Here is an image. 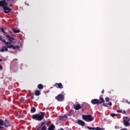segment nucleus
Returning <instances> with one entry per match:
<instances>
[{"instance_id":"nucleus-5","label":"nucleus","mask_w":130,"mask_h":130,"mask_svg":"<svg viewBox=\"0 0 130 130\" xmlns=\"http://www.w3.org/2000/svg\"><path fill=\"white\" fill-rule=\"evenodd\" d=\"M129 121H130L129 118L126 116H124L123 117V123L125 126H130Z\"/></svg>"},{"instance_id":"nucleus-33","label":"nucleus","mask_w":130,"mask_h":130,"mask_svg":"<svg viewBox=\"0 0 130 130\" xmlns=\"http://www.w3.org/2000/svg\"><path fill=\"white\" fill-rule=\"evenodd\" d=\"M37 130H41V127H39L37 129Z\"/></svg>"},{"instance_id":"nucleus-4","label":"nucleus","mask_w":130,"mask_h":130,"mask_svg":"<svg viewBox=\"0 0 130 130\" xmlns=\"http://www.w3.org/2000/svg\"><path fill=\"white\" fill-rule=\"evenodd\" d=\"M82 118L84 120L87 121L88 122H89V121H92L94 119L91 115H82Z\"/></svg>"},{"instance_id":"nucleus-7","label":"nucleus","mask_w":130,"mask_h":130,"mask_svg":"<svg viewBox=\"0 0 130 130\" xmlns=\"http://www.w3.org/2000/svg\"><path fill=\"white\" fill-rule=\"evenodd\" d=\"M8 5H3L2 7L3 9L4 12L5 14H8V13H10L12 11V9L10 8H9L8 7H7Z\"/></svg>"},{"instance_id":"nucleus-39","label":"nucleus","mask_w":130,"mask_h":130,"mask_svg":"<svg viewBox=\"0 0 130 130\" xmlns=\"http://www.w3.org/2000/svg\"><path fill=\"white\" fill-rule=\"evenodd\" d=\"M3 60V59H0V62Z\"/></svg>"},{"instance_id":"nucleus-24","label":"nucleus","mask_w":130,"mask_h":130,"mask_svg":"<svg viewBox=\"0 0 130 130\" xmlns=\"http://www.w3.org/2000/svg\"><path fill=\"white\" fill-rule=\"evenodd\" d=\"M110 116H111L112 117H115V116H117V115L115 113H111L110 114Z\"/></svg>"},{"instance_id":"nucleus-10","label":"nucleus","mask_w":130,"mask_h":130,"mask_svg":"<svg viewBox=\"0 0 130 130\" xmlns=\"http://www.w3.org/2000/svg\"><path fill=\"white\" fill-rule=\"evenodd\" d=\"M7 37V38H8V40L9 41L8 42L9 43H10V44H11V43H12V42L13 40H15V39H14L13 38L10 37V36L9 35V34H6L5 35Z\"/></svg>"},{"instance_id":"nucleus-12","label":"nucleus","mask_w":130,"mask_h":130,"mask_svg":"<svg viewBox=\"0 0 130 130\" xmlns=\"http://www.w3.org/2000/svg\"><path fill=\"white\" fill-rule=\"evenodd\" d=\"M74 108L75 110H80L82 108V107L79 104H78L77 105H74Z\"/></svg>"},{"instance_id":"nucleus-26","label":"nucleus","mask_w":130,"mask_h":130,"mask_svg":"<svg viewBox=\"0 0 130 130\" xmlns=\"http://www.w3.org/2000/svg\"><path fill=\"white\" fill-rule=\"evenodd\" d=\"M105 101L106 102H109L110 101V99H109V98H108V97H106L105 98Z\"/></svg>"},{"instance_id":"nucleus-27","label":"nucleus","mask_w":130,"mask_h":130,"mask_svg":"<svg viewBox=\"0 0 130 130\" xmlns=\"http://www.w3.org/2000/svg\"><path fill=\"white\" fill-rule=\"evenodd\" d=\"M103 106H104L105 107H108V105L107 103H103Z\"/></svg>"},{"instance_id":"nucleus-28","label":"nucleus","mask_w":130,"mask_h":130,"mask_svg":"<svg viewBox=\"0 0 130 130\" xmlns=\"http://www.w3.org/2000/svg\"><path fill=\"white\" fill-rule=\"evenodd\" d=\"M117 112L118 113H122V110H118L117 111Z\"/></svg>"},{"instance_id":"nucleus-34","label":"nucleus","mask_w":130,"mask_h":130,"mask_svg":"<svg viewBox=\"0 0 130 130\" xmlns=\"http://www.w3.org/2000/svg\"><path fill=\"white\" fill-rule=\"evenodd\" d=\"M0 69L1 70H3V66L2 65H0Z\"/></svg>"},{"instance_id":"nucleus-15","label":"nucleus","mask_w":130,"mask_h":130,"mask_svg":"<svg viewBox=\"0 0 130 130\" xmlns=\"http://www.w3.org/2000/svg\"><path fill=\"white\" fill-rule=\"evenodd\" d=\"M54 128H55V126L53 125V124H51L48 127V130H54Z\"/></svg>"},{"instance_id":"nucleus-25","label":"nucleus","mask_w":130,"mask_h":130,"mask_svg":"<svg viewBox=\"0 0 130 130\" xmlns=\"http://www.w3.org/2000/svg\"><path fill=\"white\" fill-rule=\"evenodd\" d=\"M95 130H105V129L104 128H101L99 126H97L96 127H95Z\"/></svg>"},{"instance_id":"nucleus-41","label":"nucleus","mask_w":130,"mask_h":130,"mask_svg":"<svg viewBox=\"0 0 130 130\" xmlns=\"http://www.w3.org/2000/svg\"><path fill=\"white\" fill-rule=\"evenodd\" d=\"M115 128H116V126H115Z\"/></svg>"},{"instance_id":"nucleus-14","label":"nucleus","mask_w":130,"mask_h":130,"mask_svg":"<svg viewBox=\"0 0 130 130\" xmlns=\"http://www.w3.org/2000/svg\"><path fill=\"white\" fill-rule=\"evenodd\" d=\"M4 125L5 127H8V126H11V124H10V122L8 120H5L4 121Z\"/></svg>"},{"instance_id":"nucleus-8","label":"nucleus","mask_w":130,"mask_h":130,"mask_svg":"<svg viewBox=\"0 0 130 130\" xmlns=\"http://www.w3.org/2000/svg\"><path fill=\"white\" fill-rule=\"evenodd\" d=\"M47 123H48L46 121L42 122L41 124V126H40L41 129V130H47V127H46V124H47Z\"/></svg>"},{"instance_id":"nucleus-1","label":"nucleus","mask_w":130,"mask_h":130,"mask_svg":"<svg viewBox=\"0 0 130 130\" xmlns=\"http://www.w3.org/2000/svg\"><path fill=\"white\" fill-rule=\"evenodd\" d=\"M0 40L2 42H4L6 44V46H3L2 48L0 50V52H4V51H8V48H11V49H19L20 46L19 45L14 46L13 45H10V43L6 42V40L3 39L2 36H0Z\"/></svg>"},{"instance_id":"nucleus-17","label":"nucleus","mask_w":130,"mask_h":130,"mask_svg":"<svg viewBox=\"0 0 130 130\" xmlns=\"http://www.w3.org/2000/svg\"><path fill=\"white\" fill-rule=\"evenodd\" d=\"M66 117V118H68V116L67 115H65L64 116H59V120H63V118Z\"/></svg>"},{"instance_id":"nucleus-16","label":"nucleus","mask_w":130,"mask_h":130,"mask_svg":"<svg viewBox=\"0 0 130 130\" xmlns=\"http://www.w3.org/2000/svg\"><path fill=\"white\" fill-rule=\"evenodd\" d=\"M40 94H41V92L39 90H37L35 92V95H36V96H39Z\"/></svg>"},{"instance_id":"nucleus-18","label":"nucleus","mask_w":130,"mask_h":130,"mask_svg":"<svg viewBox=\"0 0 130 130\" xmlns=\"http://www.w3.org/2000/svg\"><path fill=\"white\" fill-rule=\"evenodd\" d=\"M1 31L2 33H3L4 34V36H6V35L8 34L5 31V29L4 28V27H1Z\"/></svg>"},{"instance_id":"nucleus-32","label":"nucleus","mask_w":130,"mask_h":130,"mask_svg":"<svg viewBox=\"0 0 130 130\" xmlns=\"http://www.w3.org/2000/svg\"><path fill=\"white\" fill-rule=\"evenodd\" d=\"M122 113L123 114H125V113H126V112H125V110H124L122 112Z\"/></svg>"},{"instance_id":"nucleus-9","label":"nucleus","mask_w":130,"mask_h":130,"mask_svg":"<svg viewBox=\"0 0 130 130\" xmlns=\"http://www.w3.org/2000/svg\"><path fill=\"white\" fill-rule=\"evenodd\" d=\"M10 2V0H3L0 1V7H3V6H8V2Z\"/></svg>"},{"instance_id":"nucleus-35","label":"nucleus","mask_w":130,"mask_h":130,"mask_svg":"<svg viewBox=\"0 0 130 130\" xmlns=\"http://www.w3.org/2000/svg\"><path fill=\"white\" fill-rule=\"evenodd\" d=\"M102 94H104V89H103V90L102 91Z\"/></svg>"},{"instance_id":"nucleus-38","label":"nucleus","mask_w":130,"mask_h":130,"mask_svg":"<svg viewBox=\"0 0 130 130\" xmlns=\"http://www.w3.org/2000/svg\"><path fill=\"white\" fill-rule=\"evenodd\" d=\"M58 130H64V129H63V128H60V129H58Z\"/></svg>"},{"instance_id":"nucleus-23","label":"nucleus","mask_w":130,"mask_h":130,"mask_svg":"<svg viewBox=\"0 0 130 130\" xmlns=\"http://www.w3.org/2000/svg\"><path fill=\"white\" fill-rule=\"evenodd\" d=\"M88 129H89V130H95L96 127H90L89 126H87Z\"/></svg>"},{"instance_id":"nucleus-36","label":"nucleus","mask_w":130,"mask_h":130,"mask_svg":"<svg viewBox=\"0 0 130 130\" xmlns=\"http://www.w3.org/2000/svg\"><path fill=\"white\" fill-rule=\"evenodd\" d=\"M3 126L0 125V129H3Z\"/></svg>"},{"instance_id":"nucleus-37","label":"nucleus","mask_w":130,"mask_h":130,"mask_svg":"<svg viewBox=\"0 0 130 130\" xmlns=\"http://www.w3.org/2000/svg\"><path fill=\"white\" fill-rule=\"evenodd\" d=\"M9 7H13V5L12 4L9 5Z\"/></svg>"},{"instance_id":"nucleus-40","label":"nucleus","mask_w":130,"mask_h":130,"mask_svg":"<svg viewBox=\"0 0 130 130\" xmlns=\"http://www.w3.org/2000/svg\"><path fill=\"white\" fill-rule=\"evenodd\" d=\"M21 101H23V99H21Z\"/></svg>"},{"instance_id":"nucleus-3","label":"nucleus","mask_w":130,"mask_h":130,"mask_svg":"<svg viewBox=\"0 0 130 130\" xmlns=\"http://www.w3.org/2000/svg\"><path fill=\"white\" fill-rule=\"evenodd\" d=\"M105 103V101L104 100V99H103V98L102 97L100 98V100L97 99H94L91 100V103L93 105H98V104H102V103Z\"/></svg>"},{"instance_id":"nucleus-21","label":"nucleus","mask_w":130,"mask_h":130,"mask_svg":"<svg viewBox=\"0 0 130 130\" xmlns=\"http://www.w3.org/2000/svg\"><path fill=\"white\" fill-rule=\"evenodd\" d=\"M31 112L34 113L36 111V108L35 107H32L30 110Z\"/></svg>"},{"instance_id":"nucleus-30","label":"nucleus","mask_w":130,"mask_h":130,"mask_svg":"<svg viewBox=\"0 0 130 130\" xmlns=\"http://www.w3.org/2000/svg\"><path fill=\"white\" fill-rule=\"evenodd\" d=\"M108 105H109V106H111L112 105V103L111 102H109L108 103Z\"/></svg>"},{"instance_id":"nucleus-6","label":"nucleus","mask_w":130,"mask_h":130,"mask_svg":"<svg viewBox=\"0 0 130 130\" xmlns=\"http://www.w3.org/2000/svg\"><path fill=\"white\" fill-rule=\"evenodd\" d=\"M55 99L59 102H62V101H64V95L59 94L55 97Z\"/></svg>"},{"instance_id":"nucleus-2","label":"nucleus","mask_w":130,"mask_h":130,"mask_svg":"<svg viewBox=\"0 0 130 130\" xmlns=\"http://www.w3.org/2000/svg\"><path fill=\"white\" fill-rule=\"evenodd\" d=\"M41 114H34L32 116V119H35V120H38V121H41L43 118H44V115H45V113L44 112H41Z\"/></svg>"},{"instance_id":"nucleus-11","label":"nucleus","mask_w":130,"mask_h":130,"mask_svg":"<svg viewBox=\"0 0 130 130\" xmlns=\"http://www.w3.org/2000/svg\"><path fill=\"white\" fill-rule=\"evenodd\" d=\"M55 87L56 88H59V89H62L63 88V86L62 85V84L61 83H56L54 85Z\"/></svg>"},{"instance_id":"nucleus-31","label":"nucleus","mask_w":130,"mask_h":130,"mask_svg":"<svg viewBox=\"0 0 130 130\" xmlns=\"http://www.w3.org/2000/svg\"><path fill=\"white\" fill-rule=\"evenodd\" d=\"M30 99H34V94L32 95V96L30 98Z\"/></svg>"},{"instance_id":"nucleus-13","label":"nucleus","mask_w":130,"mask_h":130,"mask_svg":"<svg viewBox=\"0 0 130 130\" xmlns=\"http://www.w3.org/2000/svg\"><path fill=\"white\" fill-rule=\"evenodd\" d=\"M77 123H78V124H79V125H81V126H84L85 125V124H86L85 122H84L82 120H77Z\"/></svg>"},{"instance_id":"nucleus-19","label":"nucleus","mask_w":130,"mask_h":130,"mask_svg":"<svg viewBox=\"0 0 130 130\" xmlns=\"http://www.w3.org/2000/svg\"><path fill=\"white\" fill-rule=\"evenodd\" d=\"M38 89H39V90H42V89H43L44 86L43 85H42V84H40L38 85Z\"/></svg>"},{"instance_id":"nucleus-20","label":"nucleus","mask_w":130,"mask_h":130,"mask_svg":"<svg viewBox=\"0 0 130 130\" xmlns=\"http://www.w3.org/2000/svg\"><path fill=\"white\" fill-rule=\"evenodd\" d=\"M13 31V32L15 33V34H16V33H20L19 29H16L14 28Z\"/></svg>"},{"instance_id":"nucleus-22","label":"nucleus","mask_w":130,"mask_h":130,"mask_svg":"<svg viewBox=\"0 0 130 130\" xmlns=\"http://www.w3.org/2000/svg\"><path fill=\"white\" fill-rule=\"evenodd\" d=\"M5 121L3 119H0V125H4Z\"/></svg>"},{"instance_id":"nucleus-29","label":"nucleus","mask_w":130,"mask_h":130,"mask_svg":"<svg viewBox=\"0 0 130 130\" xmlns=\"http://www.w3.org/2000/svg\"><path fill=\"white\" fill-rule=\"evenodd\" d=\"M125 102L127 103V104H129V105H130V102H128V100H125Z\"/></svg>"}]
</instances>
